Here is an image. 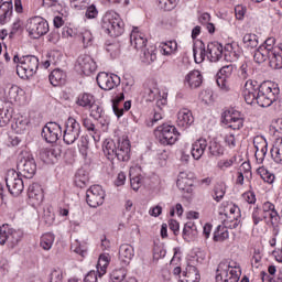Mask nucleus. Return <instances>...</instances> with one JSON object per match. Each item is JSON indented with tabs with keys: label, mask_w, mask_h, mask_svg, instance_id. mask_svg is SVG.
<instances>
[{
	"label": "nucleus",
	"mask_w": 282,
	"mask_h": 282,
	"mask_svg": "<svg viewBox=\"0 0 282 282\" xmlns=\"http://www.w3.org/2000/svg\"><path fill=\"white\" fill-rule=\"evenodd\" d=\"M127 276V270L124 268L115 269L110 273V282H123Z\"/></svg>",
	"instance_id": "nucleus-46"
},
{
	"label": "nucleus",
	"mask_w": 282,
	"mask_h": 282,
	"mask_svg": "<svg viewBox=\"0 0 282 282\" xmlns=\"http://www.w3.org/2000/svg\"><path fill=\"white\" fill-rule=\"evenodd\" d=\"M96 102V97L89 93L80 94L77 97L76 105L83 107L84 109H89Z\"/></svg>",
	"instance_id": "nucleus-33"
},
{
	"label": "nucleus",
	"mask_w": 282,
	"mask_h": 282,
	"mask_svg": "<svg viewBox=\"0 0 282 282\" xmlns=\"http://www.w3.org/2000/svg\"><path fill=\"white\" fill-rule=\"evenodd\" d=\"M230 237V234L228 232V227H224L219 225L216 230L214 231V241H226Z\"/></svg>",
	"instance_id": "nucleus-40"
},
{
	"label": "nucleus",
	"mask_w": 282,
	"mask_h": 282,
	"mask_svg": "<svg viewBox=\"0 0 282 282\" xmlns=\"http://www.w3.org/2000/svg\"><path fill=\"white\" fill-rule=\"evenodd\" d=\"M28 197L31 202V204H41L43 202V187H41V184L33 183L28 188Z\"/></svg>",
	"instance_id": "nucleus-22"
},
{
	"label": "nucleus",
	"mask_w": 282,
	"mask_h": 282,
	"mask_svg": "<svg viewBox=\"0 0 282 282\" xmlns=\"http://www.w3.org/2000/svg\"><path fill=\"white\" fill-rule=\"evenodd\" d=\"M41 160L46 164L50 162H54L56 160V150L54 149H46L41 152Z\"/></svg>",
	"instance_id": "nucleus-48"
},
{
	"label": "nucleus",
	"mask_w": 282,
	"mask_h": 282,
	"mask_svg": "<svg viewBox=\"0 0 282 282\" xmlns=\"http://www.w3.org/2000/svg\"><path fill=\"white\" fill-rule=\"evenodd\" d=\"M23 239V231L12 228L10 225L4 224L0 227V246H6V243L14 249Z\"/></svg>",
	"instance_id": "nucleus-5"
},
{
	"label": "nucleus",
	"mask_w": 282,
	"mask_h": 282,
	"mask_svg": "<svg viewBox=\"0 0 282 282\" xmlns=\"http://www.w3.org/2000/svg\"><path fill=\"white\" fill-rule=\"evenodd\" d=\"M257 173L263 182H267V184H272V182H274V174L270 173L265 167H259Z\"/></svg>",
	"instance_id": "nucleus-51"
},
{
	"label": "nucleus",
	"mask_w": 282,
	"mask_h": 282,
	"mask_svg": "<svg viewBox=\"0 0 282 282\" xmlns=\"http://www.w3.org/2000/svg\"><path fill=\"white\" fill-rule=\"evenodd\" d=\"M88 183L89 176L87 172H85V170H78L75 174V185L78 186V188H85Z\"/></svg>",
	"instance_id": "nucleus-39"
},
{
	"label": "nucleus",
	"mask_w": 282,
	"mask_h": 282,
	"mask_svg": "<svg viewBox=\"0 0 282 282\" xmlns=\"http://www.w3.org/2000/svg\"><path fill=\"white\" fill-rule=\"evenodd\" d=\"M253 147L257 150V154L261 155L259 162H263L265 160V155L268 154V141L263 137H254Z\"/></svg>",
	"instance_id": "nucleus-27"
},
{
	"label": "nucleus",
	"mask_w": 282,
	"mask_h": 282,
	"mask_svg": "<svg viewBox=\"0 0 282 282\" xmlns=\"http://www.w3.org/2000/svg\"><path fill=\"white\" fill-rule=\"evenodd\" d=\"M61 135H63V128L57 122H47L42 129V138L48 144H54V142H58Z\"/></svg>",
	"instance_id": "nucleus-12"
},
{
	"label": "nucleus",
	"mask_w": 282,
	"mask_h": 282,
	"mask_svg": "<svg viewBox=\"0 0 282 282\" xmlns=\"http://www.w3.org/2000/svg\"><path fill=\"white\" fill-rule=\"evenodd\" d=\"M106 51L110 54L111 58H116L120 54V44L110 43L106 45Z\"/></svg>",
	"instance_id": "nucleus-58"
},
{
	"label": "nucleus",
	"mask_w": 282,
	"mask_h": 282,
	"mask_svg": "<svg viewBox=\"0 0 282 282\" xmlns=\"http://www.w3.org/2000/svg\"><path fill=\"white\" fill-rule=\"evenodd\" d=\"M82 127L80 123L73 117H69L65 121V129L63 133V140L65 144H74L78 138H80Z\"/></svg>",
	"instance_id": "nucleus-10"
},
{
	"label": "nucleus",
	"mask_w": 282,
	"mask_h": 282,
	"mask_svg": "<svg viewBox=\"0 0 282 282\" xmlns=\"http://www.w3.org/2000/svg\"><path fill=\"white\" fill-rule=\"evenodd\" d=\"M122 100H124V94H122V93L112 99V110H113L115 116H117V118H121V116L124 115V109L118 107V105H120V102H122Z\"/></svg>",
	"instance_id": "nucleus-43"
},
{
	"label": "nucleus",
	"mask_w": 282,
	"mask_h": 282,
	"mask_svg": "<svg viewBox=\"0 0 282 282\" xmlns=\"http://www.w3.org/2000/svg\"><path fill=\"white\" fill-rule=\"evenodd\" d=\"M154 133L160 144H163V147H172V144H175V142H177V139L180 138V132H177V128L167 123L159 126L154 130Z\"/></svg>",
	"instance_id": "nucleus-6"
},
{
	"label": "nucleus",
	"mask_w": 282,
	"mask_h": 282,
	"mask_svg": "<svg viewBox=\"0 0 282 282\" xmlns=\"http://www.w3.org/2000/svg\"><path fill=\"white\" fill-rule=\"evenodd\" d=\"M88 109L90 110L91 118H94L95 120H100V118H102V107H100L98 104L95 102Z\"/></svg>",
	"instance_id": "nucleus-55"
},
{
	"label": "nucleus",
	"mask_w": 282,
	"mask_h": 282,
	"mask_svg": "<svg viewBox=\"0 0 282 282\" xmlns=\"http://www.w3.org/2000/svg\"><path fill=\"white\" fill-rule=\"evenodd\" d=\"M151 85H147L145 89H144V94L145 96H148V100L150 102H153V100H155V96H158L160 94V90L158 89V86L155 83L150 82Z\"/></svg>",
	"instance_id": "nucleus-45"
},
{
	"label": "nucleus",
	"mask_w": 282,
	"mask_h": 282,
	"mask_svg": "<svg viewBox=\"0 0 282 282\" xmlns=\"http://www.w3.org/2000/svg\"><path fill=\"white\" fill-rule=\"evenodd\" d=\"M184 279L183 282H199V271H197V267L188 264L186 267L185 272L183 273Z\"/></svg>",
	"instance_id": "nucleus-35"
},
{
	"label": "nucleus",
	"mask_w": 282,
	"mask_h": 282,
	"mask_svg": "<svg viewBox=\"0 0 282 282\" xmlns=\"http://www.w3.org/2000/svg\"><path fill=\"white\" fill-rule=\"evenodd\" d=\"M262 282H282V270H280L275 278H272L269 273L264 271L261 272Z\"/></svg>",
	"instance_id": "nucleus-57"
},
{
	"label": "nucleus",
	"mask_w": 282,
	"mask_h": 282,
	"mask_svg": "<svg viewBox=\"0 0 282 282\" xmlns=\"http://www.w3.org/2000/svg\"><path fill=\"white\" fill-rule=\"evenodd\" d=\"M270 153L276 164H282V137L275 140Z\"/></svg>",
	"instance_id": "nucleus-34"
},
{
	"label": "nucleus",
	"mask_w": 282,
	"mask_h": 282,
	"mask_svg": "<svg viewBox=\"0 0 282 282\" xmlns=\"http://www.w3.org/2000/svg\"><path fill=\"white\" fill-rule=\"evenodd\" d=\"M224 195H226V187L224 185H218L214 189V199L215 202H220L224 199Z\"/></svg>",
	"instance_id": "nucleus-60"
},
{
	"label": "nucleus",
	"mask_w": 282,
	"mask_h": 282,
	"mask_svg": "<svg viewBox=\"0 0 282 282\" xmlns=\"http://www.w3.org/2000/svg\"><path fill=\"white\" fill-rule=\"evenodd\" d=\"M241 268L228 260L221 261L216 270V282H239Z\"/></svg>",
	"instance_id": "nucleus-3"
},
{
	"label": "nucleus",
	"mask_w": 282,
	"mask_h": 282,
	"mask_svg": "<svg viewBox=\"0 0 282 282\" xmlns=\"http://www.w3.org/2000/svg\"><path fill=\"white\" fill-rule=\"evenodd\" d=\"M158 50L155 46H149L143 50H141L140 58L142 63H145V65H151V63H155L158 59Z\"/></svg>",
	"instance_id": "nucleus-28"
},
{
	"label": "nucleus",
	"mask_w": 282,
	"mask_h": 282,
	"mask_svg": "<svg viewBox=\"0 0 282 282\" xmlns=\"http://www.w3.org/2000/svg\"><path fill=\"white\" fill-rule=\"evenodd\" d=\"M275 44H276V39L269 37L264 41V44L261 45L260 47L270 54L271 52H274V50L281 48V46H275Z\"/></svg>",
	"instance_id": "nucleus-52"
},
{
	"label": "nucleus",
	"mask_w": 282,
	"mask_h": 282,
	"mask_svg": "<svg viewBox=\"0 0 282 282\" xmlns=\"http://www.w3.org/2000/svg\"><path fill=\"white\" fill-rule=\"evenodd\" d=\"M161 10L171 11L177 6V0H158Z\"/></svg>",
	"instance_id": "nucleus-56"
},
{
	"label": "nucleus",
	"mask_w": 282,
	"mask_h": 282,
	"mask_svg": "<svg viewBox=\"0 0 282 282\" xmlns=\"http://www.w3.org/2000/svg\"><path fill=\"white\" fill-rule=\"evenodd\" d=\"M19 175L26 180H32L36 175V160L30 152H22L18 158L17 164Z\"/></svg>",
	"instance_id": "nucleus-4"
},
{
	"label": "nucleus",
	"mask_w": 282,
	"mask_h": 282,
	"mask_svg": "<svg viewBox=\"0 0 282 282\" xmlns=\"http://www.w3.org/2000/svg\"><path fill=\"white\" fill-rule=\"evenodd\" d=\"M39 70V57L25 55L21 57V64L17 65V74L20 78H32Z\"/></svg>",
	"instance_id": "nucleus-7"
},
{
	"label": "nucleus",
	"mask_w": 282,
	"mask_h": 282,
	"mask_svg": "<svg viewBox=\"0 0 282 282\" xmlns=\"http://www.w3.org/2000/svg\"><path fill=\"white\" fill-rule=\"evenodd\" d=\"M102 151L104 155L107 160H110V162L116 160V158L119 162H129V160H131V142L124 137L118 140V145H116L115 140H105Z\"/></svg>",
	"instance_id": "nucleus-1"
},
{
	"label": "nucleus",
	"mask_w": 282,
	"mask_h": 282,
	"mask_svg": "<svg viewBox=\"0 0 282 282\" xmlns=\"http://www.w3.org/2000/svg\"><path fill=\"white\" fill-rule=\"evenodd\" d=\"M262 212L267 215L272 226L279 221V213L274 210V204L265 202L262 206Z\"/></svg>",
	"instance_id": "nucleus-31"
},
{
	"label": "nucleus",
	"mask_w": 282,
	"mask_h": 282,
	"mask_svg": "<svg viewBox=\"0 0 282 282\" xmlns=\"http://www.w3.org/2000/svg\"><path fill=\"white\" fill-rule=\"evenodd\" d=\"M161 52L164 56H171L177 50V43L170 41L161 44Z\"/></svg>",
	"instance_id": "nucleus-47"
},
{
	"label": "nucleus",
	"mask_w": 282,
	"mask_h": 282,
	"mask_svg": "<svg viewBox=\"0 0 282 282\" xmlns=\"http://www.w3.org/2000/svg\"><path fill=\"white\" fill-rule=\"evenodd\" d=\"M12 2H3L0 6V25H6L7 21H10V17H12Z\"/></svg>",
	"instance_id": "nucleus-36"
},
{
	"label": "nucleus",
	"mask_w": 282,
	"mask_h": 282,
	"mask_svg": "<svg viewBox=\"0 0 282 282\" xmlns=\"http://www.w3.org/2000/svg\"><path fill=\"white\" fill-rule=\"evenodd\" d=\"M242 43L245 47L254 50V47H259V36L254 33H246L242 37Z\"/></svg>",
	"instance_id": "nucleus-38"
},
{
	"label": "nucleus",
	"mask_w": 282,
	"mask_h": 282,
	"mask_svg": "<svg viewBox=\"0 0 282 282\" xmlns=\"http://www.w3.org/2000/svg\"><path fill=\"white\" fill-rule=\"evenodd\" d=\"M135 257V251L133 246L129 243H123L119 248V260L121 261L122 265H129Z\"/></svg>",
	"instance_id": "nucleus-20"
},
{
	"label": "nucleus",
	"mask_w": 282,
	"mask_h": 282,
	"mask_svg": "<svg viewBox=\"0 0 282 282\" xmlns=\"http://www.w3.org/2000/svg\"><path fill=\"white\" fill-rule=\"evenodd\" d=\"M259 84L251 79L247 80L245 84V89L242 96L247 105H254L257 102V95L259 94Z\"/></svg>",
	"instance_id": "nucleus-16"
},
{
	"label": "nucleus",
	"mask_w": 282,
	"mask_h": 282,
	"mask_svg": "<svg viewBox=\"0 0 282 282\" xmlns=\"http://www.w3.org/2000/svg\"><path fill=\"white\" fill-rule=\"evenodd\" d=\"M177 127H182L186 129L195 122V117H193V112L187 108H183L177 112Z\"/></svg>",
	"instance_id": "nucleus-21"
},
{
	"label": "nucleus",
	"mask_w": 282,
	"mask_h": 282,
	"mask_svg": "<svg viewBox=\"0 0 282 282\" xmlns=\"http://www.w3.org/2000/svg\"><path fill=\"white\" fill-rule=\"evenodd\" d=\"M193 54L195 63H204V59L208 56V52L206 53V44L202 41L194 44Z\"/></svg>",
	"instance_id": "nucleus-29"
},
{
	"label": "nucleus",
	"mask_w": 282,
	"mask_h": 282,
	"mask_svg": "<svg viewBox=\"0 0 282 282\" xmlns=\"http://www.w3.org/2000/svg\"><path fill=\"white\" fill-rule=\"evenodd\" d=\"M208 147V141L206 139H198L192 144V156L194 160H202V155H204L206 148Z\"/></svg>",
	"instance_id": "nucleus-24"
},
{
	"label": "nucleus",
	"mask_w": 282,
	"mask_h": 282,
	"mask_svg": "<svg viewBox=\"0 0 282 282\" xmlns=\"http://www.w3.org/2000/svg\"><path fill=\"white\" fill-rule=\"evenodd\" d=\"M276 101V95L272 91V87L263 84L258 88L256 102L259 107H270Z\"/></svg>",
	"instance_id": "nucleus-14"
},
{
	"label": "nucleus",
	"mask_w": 282,
	"mask_h": 282,
	"mask_svg": "<svg viewBox=\"0 0 282 282\" xmlns=\"http://www.w3.org/2000/svg\"><path fill=\"white\" fill-rule=\"evenodd\" d=\"M107 194L100 185H93L86 192V202L90 208H98L105 204Z\"/></svg>",
	"instance_id": "nucleus-11"
},
{
	"label": "nucleus",
	"mask_w": 282,
	"mask_h": 282,
	"mask_svg": "<svg viewBox=\"0 0 282 282\" xmlns=\"http://www.w3.org/2000/svg\"><path fill=\"white\" fill-rule=\"evenodd\" d=\"M223 122L226 123L229 129H234V131H239V129L243 127V118H241L238 111H225Z\"/></svg>",
	"instance_id": "nucleus-15"
},
{
	"label": "nucleus",
	"mask_w": 282,
	"mask_h": 282,
	"mask_svg": "<svg viewBox=\"0 0 282 282\" xmlns=\"http://www.w3.org/2000/svg\"><path fill=\"white\" fill-rule=\"evenodd\" d=\"M224 142L229 149H235V147H237V138L232 133L225 135Z\"/></svg>",
	"instance_id": "nucleus-64"
},
{
	"label": "nucleus",
	"mask_w": 282,
	"mask_h": 282,
	"mask_svg": "<svg viewBox=\"0 0 282 282\" xmlns=\"http://www.w3.org/2000/svg\"><path fill=\"white\" fill-rule=\"evenodd\" d=\"M269 58H270V53L264 48H262L261 46L254 51L253 61H256V63H259V64L265 63V61H269Z\"/></svg>",
	"instance_id": "nucleus-44"
},
{
	"label": "nucleus",
	"mask_w": 282,
	"mask_h": 282,
	"mask_svg": "<svg viewBox=\"0 0 282 282\" xmlns=\"http://www.w3.org/2000/svg\"><path fill=\"white\" fill-rule=\"evenodd\" d=\"M101 30L109 36H121L124 32V22L115 11H108L102 17Z\"/></svg>",
	"instance_id": "nucleus-2"
},
{
	"label": "nucleus",
	"mask_w": 282,
	"mask_h": 282,
	"mask_svg": "<svg viewBox=\"0 0 282 282\" xmlns=\"http://www.w3.org/2000/svg\"><path fill=\"white\" fill-rule=\"evenodd\" d=\"M77 63L83 74H85L86 76H89V74H94V72H96V69L98 68L94 58H91V56L87 54L80 55L77 59Z\"/></svg>",
	"instance_id": "nucleus-18"
},
{
	"label": "nucleus",
	"mask_w": 282,
	"mask_h": 282,
	"mask_svg": "<svg viewBox=\"0 0 282 282\" xmlns=\"http://www.w3.org/2000/svg\"><path fill=\"white\" fill-rule=\"evenodd\" d=\"M208 150H209V155H212L213 158H220V155H224L223 144L215 140L210 141Z\"/></svg>",
	"instance_id": "nucleus-41"
},
{
	"label": "nucleus",
	"mask_w": 282,
	"mask_h": 282,
	"mask_svg": "<svg viewBox=\"0 0 282 282\" xmlns=\"http://www.w3.org/2000/svg\"><path fill=\"white\" fill-rule=\"evenodd\" d=\"M204 78L202 77V73L199 70H192L185 76V85H188L191 89H197V87H202Z\"/></svg>",
	"instance_id": "nucleus-23"
},
{
	"label": "nucleus",
	"mask_w": 282,
	"mask_h": 282,
	"mask_svg": "<svg viewBox=\"0 0 282 282\" xmlns=\"http://www.w3.org/2000/svg\"><path fill=\"white\" fill-rule=\"evenodd\" d=\"M79 39L84 43V47H89L94 44V35L91 34V31L85 30L79 34Z\"/></svg>",
	"instance_id": "nucleus-54"
},
{
	"label": "nucleus",
	"mask_w": 282,
	"mask_h": 282,
	"mask_svg": "<svg viewBox=\"0 0 282 282\" xmlns=\"http://www.w3.org/2000/svg\"><path fill=\"white\" fill-rule=\"evenodd\" d=\"M251 217L254 226H259L263 219L267 221V224H270V218L263 213L262 208L254 207Z\"/></svg>",
	"instance_id": "nucleus-37"
},
{
	"label": "nucleus",
	"mask_w": 282,
	"mask_h": 282,
	"mask_svg": "<svg viewBox=\"0 0 282 282\" xmlns=\"http://www.w3.org/2000/svg\"><path fill=\"white\" fill-rule=\"evenodd\" d=\"M78 150L82 155L86 156L87 151H89V137L88 135H82L78 141Z\"/></svg>",
	"instance_id": "nucleus-50"
},
{
	"label": "nucleus",
	"mask_w": 282,
	"mask_h": 282,
	"mask_svg": "<svg viewBox=\"0 0 282 282\" xmlns=\"http://www.w3.org/2000/svg\"><path fill=\"white\" fill-rule=\"evenodd\" d=\"M176 186L183 193H193V181L188 178V175L185 172L178 174Z\"/></svg>",
	"instance_id": "nucleus-26"
},
{
	"label": "nucleus",
	"mask_w": 282,
	"mask_h": 282,
	"mask_svg": "<svg viewBox=\"0 0 282 282\" xmlns=\"http://www.w3.org/2000/svg\"><path fill=\"white\" fill-rule=\"evenodd\" d=\"M12 120V108L8 104L0 101V127H6Z\"/></svg>",
	"instance_id": "nucleus-30"
},
{
	"label": "nucleus",
	"mask_w": 282,
	"mask_h": 282,
	"mask_svg": "<svg viewBox=\"0 0 282 282\" xmlns=\"http://www.w3.org/2000/svg\"><path fill=\"white\" fill-rule=\"evenodd\" d=\"M107 268H109V262H106L101 260L100 258L98 259L97 263V273L99 276H105L107 274Z\"/></svg>",
	"instance_id": "nucleus-62"
},
{
	"label": "nucleus",
	"mask_w": 282,
	"mask_h": 282,
	"mask_svg": "<svg viewBox=\"0 0 282 282\" xmlns=\"http://www.w3.org/2000/svg\"><path fill=\"white\" fill-rule=\"evenodd\" d=\"M269 65L271 69H282V44L269 53Z\"/></svg>",
	"instance_id": "nucleus-25"
},
{
	"label": "nucleus",
	"mask_w": 282,
	"mask_h": 282,
	"mask_svg": "<svg viewBox=\"0 0 282 282\" xmlns=\"http://www.w3.org/2000/svg\"><path fill=\"white\" fill-rule=\"evenodd\" d=\"M96 80L98 87H100V89H104V91H111V89H115V87H118L120 85V76L106 72L99 73Z\"/></svg>",
	"instance_id": "nucleus-13"
},
{
	"label": "nucleus",
	"mask_w": 282,
	"mask_h": 282,
	"mask_svg": "<svg viewBox=\"0 0 282 282\" xmlns=\"http://www.w3.org/2000/svg\"><path fill=\"white\" fill-rule=\"evenodd\" d=\"M67 78V75L65 72L61 69H54L50 75H48V80L53 87H58L59 85H65V79Z\"/></svg>",
	"instance_id": "nucleus-32"
},
{
	"label": "nucleus",
	"mask_w": 282,
	"mask_h": 282,
	"mask_svg": "<svg viewBox=\"0 0 282 282\" xmlns=\"http://www.w3.org/2000/svg\"><path fill=\"white\" fill-rule=\"evenodd\" d=\"M6 185L9 191L13 195V197H19L21 193H23L25 185L23 183V178H21V174H19L15 170H8L6 175Z\"/></svg>",
	"instance_id": "nucleus-9"
},
{
	"label": "nucleus",
	"mask_w": 282,
	"mask_h": 282,
	"mask_svg": "<svg viewBox=\"0 0 282 282\" xmlns=\"http://www.w3.org/2000/svg\"><path fill=\"white\" fill-rule=\"evenodd\" d=\"M158 107L154 109L153 118L147 123L148 127H153L154 124H158L162 118H164V111L160 108V101H158Z\"/></svg>",
	"instance_id": "nucleus-49"
},
{
	"label": "nucleus",
	"mask_w": 282,
	"mask_h": 282,
	"mask_svg": "<svg viewBox=\"0 0 282 282\" xmlns=\"http://www.w3.org/2000/svg\"><path fill=\"white\" fill-rule=\"evenodd\" d=\"M54 239H55L54 234L52 232L44 234L41 237V241H40L41 248H43V250H52V246H54Z\"/></svg>",
	"instance_id": "nucleus-42"
},
{
	"label": "nucleus",
	"mask_w": 282,
	"mask_h": 282,
	"mask_svg": "<svg viewBox=\"0 0 282 282\" xmlns=\"http://www.w3.org/2000/svg\"><path fill=\"white\" fill-rule=\"evenodd\" d=\"M234 69H235V67L232 66V64L223 66L219 69L218 76H223L224 78H230V76H232Z\"/></svg>",
	"instance_id": "nucleus-63"
},
{
	"label": "nucleus",
	"mask_w": 282,
	"mask_h": 282,
	"mask_svg": "<svg viewBox=\"0 0 282 282\" xmlns=\"http://www.w3.org/2000/svg\"><path fill=\"white\" fill-rule=\"evenodd\" d=\"M50 282H63V270L53 269L50 274Z\"/></svg>",
	"instance_id": "nucleus-61"
},
{
	"label": "nucleus",
	"mask_w": 282,
	"mask_h": 282,
	"mask_svg": "<svg viewBox=\"0 0 282 282\" xmlns=\"http://www.w3.org/2000/svg\"><path fill=\"white\" fill-rule=\"evenodd\" d=\"M224 56V46L219 42H212L207 45V58L212 63H217Z\"/></svg>",
	"instance_id": "nucleus-19"
},
{
	"label": "nucleus",
	"mask_w": 282,
	"mask_h": 282,
	"mask_svg": "<svg viewBox=\"0 0 282 282\" xmlns=\"http://www.w3.org/2000/svg\"><path fill=\"white\" fill-rule=\"evenodd\" d=\"M130 43L131 46L134 47V50L142 51L147 47V43H149V40L138 26H133L130 34Z\"/></svg>",
	"instance_id": "nucleus-17"
},
{
	"label": "nucleus",
	"mask_w": 282,
	"mask_h": 282,
	"mask_svg": "<svg viewBox=\"0 0 282 282\" xmlns=\"http://www.w3.org/2000/svg\"><path fill=\"white\" fill-rule=\"evenodd\" d=\"M12 127L15 129L17 133H21L28 129V120L23 119V117L18 118Z\"/></svg>",
	"instance_id": "nucleus-59"
},
{
	"label": "nucleus",
	"mask_w": 282,
	"mask_h": 282,
	"mask_svg": "<svg viewBox=\"0 0 282 282\" xmlns=\"http://www.w3.org/2000/svg\"><path fill=\"white\" fill-rule=\"evenodd\" d=\"M26 32L31 39H41L50 32V24L42 17H33L26 22Z\"/></svg>",
	"instance_id": "nucleus-8"
},
{
	"label": "nucleus",
	"mask_w": 282,
	"mask_h": 282,
	"mask_svg": "<svg viewBox=\"0 0 282 282\" xmlns=\"http://www.w3.org/2000/svg\"><path fill=\"white\" fill-rule=\"evenodd\" d=\"M238 76L241 80H248L252 76V67L248 66L246 63L242 64L238 70Z\"/></svg>",
	"instance_id": "nucleus-53"
}]
</instances>
